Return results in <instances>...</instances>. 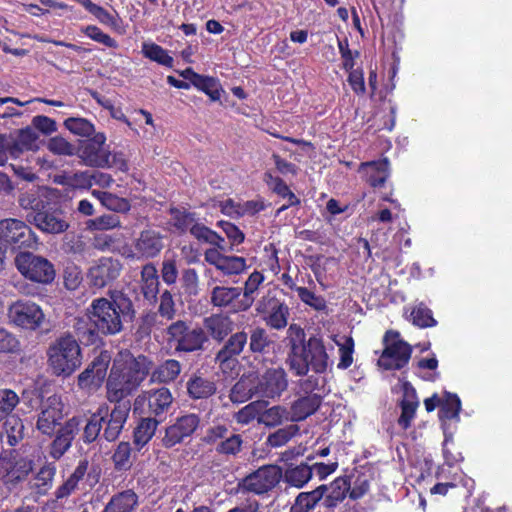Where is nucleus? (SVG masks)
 Listing matches in <instances>:
<instances>
[{"label":"nucleus","mask_w":512,"mask_h":512,"mask_svg":"<svg viewBox=\"0 0 512 512\" xmlns=\"http://www.w3.org/2000/svg\"><path fill=\"white\" fill-rule=\"evenodd\" d=\"M18 395L11 389H0V421L9 418L19 404Z\"/></svg>","instance_id":"52"},{"label":"nucleus","mask_w":512,"mask_h":512,"mask_svg":"<svg viewBox=\"0 0 512 512\" xmlns=\"http://www.w3.org/2000/svg\"><path fill=\"white\" fill-rule=\"evenodd\" d=\"M14 261L21 275L32 282L48 285L56 277L53 263L43 256L32 252H20L16 255Z\"/></svg>","instance_id":"7"},{"label":"nucleus","mask_w":512,"mask_h":512,"mask_svg":"<svg viewBox=\"0 0 512 512\" xmlns=\"http://www.w3.org/2000/svg\"><path fill=\"white\" fill-rule=\"evenodd\" d=\"M204 330L217 342H223L235 329V322L227 314H212L203 320Z\"/></svg>","instance_id":"25"},{"label":"nucleus","mask_w":512,"mask_h":512,"mask_svg":"<svg viewBox=\"0 0 512 512\" xmlns=\"http://www.w3.org/2000/svg\"><path fill=\"white\" fill-rule=\"evenodd\" d=\"M190 234L195 237L198 241L210 244L219 239V234L204 224L200 223L198 219L195 224L191 227Z\"/></svg>","instance_id":"59"},{"label":"nucleus","mask_w":512,"mask_h":512,"mask_svg":"<svg viewBox=\"0 0 512 512\" xmlns=\"http://www.w3.org/2000/svg\"><path fill=\"white\" fill-rule=\"evenodd\" d=\"M287 421L291 422V415L289 408L283 405L267 408L258 416V422L270 428L280 426Z\"/></svg>","instance_id":"38"},{"label":"nucleus","mask_w":512,"mask_h":512,"mask_svg":"<svg viewBox=\"0 0 512 512\" xmlns=\"http://www.w3.org/2000/svg\"><path fill=\"white\" fill-rule=\"evenodd\" d=\"M313 468L308 462L299 465H290L284 472L283 481L297 489L303 488L312 478Z\"/></svg>","instance_id":"30"},{"label":"nucleus","mask_w":512,"mask_h":512,"mask_svg":"<svg viewBox=\"0 0 512 512\" xmlns=\"http://www.w3.org/2000/svg\"><path fill=\"white\" fill-rule=\"evenodd\" d=\"M241 295V287L216 285L210 292V304L219 309H229L233 313L246 312Z\"/></svg>","instance_id":"21"},{"label":"nucleus","mask_w":512,"mask_h":512,"mask_svg":"<svg viewBox=\"0 0 512 512\" xmlns=\"http://www.w3.org/2000/svg\"><path fill=\"white\" fill-rule=\"evenodd\" d=\"M296 291L300 300L313 309L317 311H324L327 309L326 301L322 296L316 295L306 287H297Z\"/></svg>","instance_id":"56"},{"label":"nucleus","mask_w":512,"mask_h":512,"mask_svg":"<svg viewBox=\"0 0 512 512\" xmlns=\"http://www.w3.org/2000/svg\"><path fill=\"white\" fill-rule=\"evenodd\" d=\"M170 215V224L180 234H183L187 231L191 232V227L197 220L194 213H191L185 209L171 208Z\"/></svg>","instance_id":"43"},{"label":"nucleus","mask_w":512,"mask_h":512,"mask_svg":"<svg viewBox=\"0 0 512 512\" xmlns=\"http://www.w3.org/2000/svg\"><path fill=\"white\" fill-rule=\"evenodd\" d=\"M181 372V364L175 359H167L158 365L151 374V381L168 383L174 381Z\"/></svg>","instance_id":"39"},{"label":"nucleus","mask_w":512,"mask_h":512,"mask_svg":"<svg viewBox=\"0 0 512 512\" xmlns=\"http://www.w3.org/2000/svg\"><path fill=\"white\" fill-rule=\"evenodd\" d=\"M173 402V397L170 390L166 387H161L148 392V407L152 414L156 417H161L168 412Z\"/></svg>","instance_id":"32"},{"label":"nucleus","mask_w":512,"mask_h":512,"mask_svg":"<svg viewBox=\"0 0 512 512\" xmlns=\"http://www.w3.org/2000/svg\"><path fill=\"white\" fill-rule=\"evenodd\" d=\"M158 316L172 321L176 316L175 301L169 290H164L159 297V307L156 312Z\"/></svg>","instance_id":"53"},{"label":"nucleus","mask_w":512,"mask_h":512,"mask_svg":"<svg viewBox=\"0 0 512 512\" xmlns=\"http://www.w3.org/2000/svg\"><path fill=\"white\" fill-rule=\"evenodd\" d=\"M132 448L129 442L122 441L117 445V448L112 456L115 469L118 471H126L132 466L131 461Z\"/></svg>","instance_id":"49"},{"label":"nucleus","mask_w":512,"mask_h":512,"mask_svg":"<svg viewBox=\"0 0 512 512\" xmlns=\"http://www.w3.org/2000/svg\"><path fill=\"white\" fill-rule=\"evenodd\" d=\"M281 291L269 289L257 302L255 311L267 327L273 330H283L288 325L290 308L281 298Z\"/></svg>","instance_id":"5"},{"label":"nucleus","mask_w":512,"mask_h":512,"mask_svg":"<svg viewBox=\"0 0 512 512\" xmlns=\"http://www.w3.org/2000/svg\"><path fill=\"white\" fill-rule=\"evenodd\" d=\"M28 224L46 234H61L70 227V214L60 204H48Z\"/></svg>","instance_id":"12"},{"label":"nucleus","mask_w":512,"mask_h":512,"mask_svg":"<svg viewBox=\"0 0 512 512\" xmlns=\"http://www.w3.org/2000/svg\"><path fill=\"white\" fill-rule=\"evenodd\" d=\"M82 423V417L73 416L55 431V438L49 450L51 458L59 460L71 448L73 440L81 430Z\"/></svg>","instance_id":"18"},{"label":"nucleus","mask_w":512,"mask_h":512,"mask_svg":"<svg viewBox=\"0 0 512 512\" xmlns=\"http://www.w3.org/2000/svg\"><path fill=\"white\" fill-rule=\"evenodd\" d=\"M34 469V460L30 457H15L9 481L18 483L24 481Z\"/></svg>","instance_id":"46"},{"label":"nucleus","mask_w":512,"mask_h":512,"mask_svg":"<svg viewBox=\"0 0 512 512\" xmlns=\"http://www.w3.org/2000/svg\"><path fill=\"white\" fill-rule=\"evenodd\" d=\"M132 300L122 292L112 294L111 299L104 297L92 300L83 316L73 322V330L79 342L84 345H97L103 336L121 333L124 322L135 317Z\"/></svg>","instance_id":"2"},{"label":"nucleus","mask_w":512,"mask_h":512,"mask_svg":"<svg viewBox=\"0 0 512 512\" xmlns=\"http://www.w3.org/2000/svg\"><path fill=\"white\" fill-rule=\"evenodd\" d=\"M83 32L92 40L99 42L105 45L106 47H117V42L108 34L102 32L97 26L89 25L83 29Z\"/></svg>","instance_id":"63"},{"label":"nucleus","mask_w":512,"mask_h":512,"mask_svg":"<svg viewBox=\"0 0 512 512\" xmlns=\"http://www.w3.org/2000/svg\"><path fill=\"white\" fill-rule=\"evenodd\" d=\"M255 378L242 376L231 388L229 398L233 403H243L258 396Z\"/></svg>","instance_id":"33"},{"label":"nucleus","mask_w":512,"mask_h":512,"mask_svg":"<svg viewBox=\"0 0 512 512\" xmlns=\"http://www.w3.org/2000/svg\"><path fill=\"white\" fill-rule=\"evenodd\" d=\"M216 269L228 276L240 274L246 269V259L238 256L225 255Z\"/></svg>","instance_id":"51"},{"label":"nucleus","mask_w":512,"mask_h":512,"mask_svg":"<svg viewBox=\"0 0 512 512\" xmlns=\"http://www.w3.org/2000/svg\"><path fill=\"white\" fill-rule=\"evenodd\" d=\"M122 264L112 257H101L90 266L87 278L90 285L101 289L111 285L121 274Z\"/></svg>","instance_id":"17"},{"label":"nucleus","mask_w":512,"mask_h":512,"mask_svg":"<svg viewBox=\"0 0 512 512\" xmlns=\"http://www.w3.org/2000/svg\"><path fill=\"white\" fill-rule=\"evenodd\" d=\"M366 167L369 169L367 172V182L372 187H382L388 178V159H383L378 162L367 163Z\"/></svg>","instance_id":"42"},{"label":"nucleus","mask_w":512,"mask_h":512,"mask_svg":"<svg viewBox=\"0 0 512 512\" xmlns=\"http://www.w3.org/2000/svg\"><path fill=\"white\" fill-rule=\"evenodd\" d=\"M47 148L55 155L73 156L77 154L76 147L62 136L50 138Z\"/></svg>","instance_id":"54"},{"label":"nucleus","mask_w":512,"mask_h":512,"mask_svg":"<svg viewBox=\"0 0 512 512\" xmlns=\"http://www.w3.org/2000/svg\"><path fill=\"white\" fill-rule=\"evenodd\" d=\"M259 413V404L258 402H251L248 405L241 408L238 412L234 414V419L237 423L246 425L249 424L254 419H258Z\"/></svg>","instance_id":"61"},{"label":"nucleus","mask_w":512,"mask_h":512,"mask_svg":"<svg viewBox=\"0 0 512 512\" xmlns=\"http://www.w3.org/2000/svg\"><path fill=\"white\" fill-rule=\"evenodd\" d=\"M37 236L27 222L15 218L0 220V241L13 248H34Z\"/></svg>","instance_id":"11"},{"label":"nucleus","mask_w":512,"mask_h":512,"mask_svg":"<svg viewBox=\"0 0 512 512\" xmlns=\"http://www.w3.org/2000/svg\"><path fill=\"white\" fill-rule=\"evenodd\" d=\"M399 337V333L393 330H388L384 335L385 348L378 359V365L385 370H400L411 358V345Z\"/></svg>","instance_id":"8"},{"label":"nucleus","mask_w":512,"mask_h":512,"mask_svg":"<svg viewBox=\"0 0 512 512\" xmlns=\"http://www.w3.org/2000/svg\"><path fill=\"white\" fill-rule=\"evenodd\" d=\"M186 388L189 396L193 399H207L217 390L216 383L202 375H192L187 381Z\"/></svg>","instance_id":"31"},{"label":"nucleus","mask_w":512,"mask_h":512,"mask_svg":"<svg viewBox=\"0 0 512 512\" xmlns=\"http://www.w3.org/2000/svg\"><path fill=\"white\" fill-rule=\"evenodd\" d=\"M160 420L154 418H143L135 427L133 432V442L140 450L145 446L155 434Z\"/></svg>","instance_id":"40"},{"label":"nucleus","mask_w":512,"mask_h":512,"mask_svg":"<svg viewBox=\"0 0 512 512\" xmlns=\"http://www.w3.org/2000/svg\"><path fill=\"white\" fill-rule=\"evenodd\" d=\"M339 346V362L337 368L345 370L353 363L354 340L352 337H345L343 343L337 342Z\"/></svg>","instance_id":"55"},{"label":"nucleus","mask_w":512,"mask_h":512,"mask_svg":"<svg viewBox=\"0 0 512 512\" xmlns=\"http://www.w3.org/2000/svg\"><path fill=\"white\" fill-rule=\"evenodd\" d=\"M97 410L101 411L103 416V439L107 442H115L119 439L128 420L131 410L130 401L115 403L111 410L106 405L100 406Z\"/></svg>","instance_id":"14"},{"label":"nucleus","mask_w":512,"mask_h":512,"mask_svg":"<svg viewBox=\"0 0 512 512\" xmlns=\"http://www.w3.org/2000/svg\"><path fill=\"white\" fill-rule=\"evenodd\" d=\"M99 200L103 206L113 212H124L129 209V203L112 193H99Z\"/></svg>","instance_id":"58"},{"label":"nucleus","mask_w":512,"mask_h":512,"mask_svg":"<svg viewBox=\"0 0 512 512\" xmlns=\"http://www.w3.org/2000/svg\"><path fill=\"white\" fill-rule=\"evenodd\" d=\"M202 441L208 445H215V451L225 457H236L242 451L244 443L240 434L231 432L224 424L209 427Z\"/></svg>","instance_id":"10"},{"label":"nucleus","mask_w":512,"mask_h":512,"mask_svg":"<svg viewBox=\"0 0 512 512\" xmlns=\"http://www.w3.org/2000/svg\"><path fill=\"white\" fill-rule=\"evenodd\" d=\"M158 322V315L156 312H147L143 314L140 318V323L137 328L136 334L140 338L148 337L151 334L152 328Z\"/></svg>","instance_id":"64"},{"label":"nucleus","mask_w":512,"mask_h":512,"mask_svg":"<svg viewBox=\"0 0 512 512\" xmlns=\"http://www.w3.org/2000/svg\"><path fill=\"white\" fill-rule=\"evenodd\" d=\"M56 474V467L53 464H46L31 479L28 486L39 495H45L52 487L53 479Z\"/></svg>","instance_id":"37"},{"label":"nucleus","mask_w":512,"mask_h":512,"mask_svg":"<svg viewBox=\"0 0 512 512\" xmlns=\"http://www.w3.org/2000/svg\"><path fill=\"white\" fill-rule=\"evenodd\" d=\"M106 136L104 133H96L91 139L82 143L77 150V155L83 163L90 167L106 168L112 165L111 159H115L110 151L105 148Z\"/></svg>","instance_id":"16"},{"label":"nucleus","mask_w":512,"mask_h":512,"mask_svg":"<svg viewBox=\"0 0 512 512\" xmlns=\"http://www.w3.org/2000/svg\"><path fill=\"white\" fill-rule=\"evenodd\" d=\"M63 418L62 407L57 397H49L43 404L38 415L36 427L44 435L53 436L56 427L61 426Z\"/></svg>","instance_id":"22"},{"label":"nucleus","mask_w":512,"mask_h":512,"mask_svg":"<svg viewBox=\"0 0 512 512\" xmlns=\"http://www.w3.org/2000/svg\"><path fill=\"white\" fill-rule=\"evenodd\" d=\"M7 316L10 323L31 331L40 328L45 320L44 312L38 304L24 300L13 302L8 307Z\"/></svg>","instance_id":"13"},{"label":"nucleus","mask_w":512,"mask_h":512,"mask_svg":"<svg viewBox=\"0 0 512 512\" xmlns=\"http://www.w3.org/2000/svg\"><path fill=\"white\" fill-rule=\"evenodd\" d=\"M20 343L16 336L0 326V353H14L19 350Z\"/></svg>","instance_id":"62"},{"label":"nucleus","mask_w":512,"mask_h":512,"mask_svg":"<svg viewBox=\"0 0 512 512\" xmlns=\"http://www.w3.org/2000/svg\"><path fill=\"white\" fill-rule=\"evenodd\" d=\"M328 489V486L323 484L312 491L300 492L291 505L289 512L313 511L328 492Z\"/></svg>","instance_id":"28"},{"label":"nucleus","mask_w":512,"mask_h":512,"mask_svg":"<svg viewBox=\"0 0 512 512\" xmlns=\"http://www.w3.org/2000/svg\"><path fill=\"white\" fill-rule=\"evenodd\" d=\"M79 339L71 333H64L55 339L47 349V364L57 377L71 376L82 364Z\"/></svg>","instance_id":"4"},{"label":"nucleus","mask_w":512,"mask_h":512,"mask_svg":"<svg viewBox=\"0 0 512 512\" xmlns=\"http://www.w3.org/2000/svg\"><path fill=\"white\" fill-rule=\"evenodd\" d=\"M64 126L74 135L80 137L94 136L95 127L94 125L85 118L70 117L64 121Z\"/></svg>","instance_id":"47"},{"label":"nucleus","mask_w":512,"mask_h":512,"mask_svg":"<svg viewBox=\"0 0 512 512\" xmlns=\"http://www.w3.org/2000/svg\"><path fill=\"white\" fill-rule=\"evenodd\" d=\"M25 426L22 420L15 416H10L4 423V432L1 435L2 443L10 447L17 446L24 439Z\"/></svg>","instance_id":"36"},{"label":"nucleus","mask_w":512,"mask_h":512,"mask_svg":"<svg viewBox=\"0 0 512 512\" xmlns=\"http://www.w3.org/2000/svg\"><path fill=\"white\" fill-rule=\"evenodd\" d=\"M109 365V356L101 354L96 357L87 368L78 375V386L90 388L99 386L105 379Z\"/></svg>","instance_id":"23"},{"label":"nucleus","mask_w":512,"mask_h":512,"mask_svg":"<svg viewBox=\"0 0 512 512\" xmlns=\"http://www.w3.org/2000/svg\"><path fill=\"white\" fill-rule=\"evenodd\" d=\"M256 379L258 397L279 398L288 387L286 371L281 368H269Z\"/></svg>","instance_id":"19"},{"label":"nucleus","mask_w":512,"mask_h":512,"mask_svg":"<svg viewBox=\"0 0 512 512\" xmlns=\"http://www.w3.org/2000/svg\"><path fill=\"white\" fill-rule=\"evenodd\" d=\"M182 286L186 293L196 296L199 291V277L193 268L185 269L181 277Z\"/></svg>","instance_id":"60"},{"label":"nucleus","mask_w":512,"mask_h":512,"mask_svg":"<svg viewBox=\"0 0 512 512\" xmlns=\"http://www.w3.org/2000/svg\"><path fill=\"white\" fill-rule=\"evenodd\" d=\"M103 416L101 411L96 410L85 421L82 428L81 440L85 444L94 443L97 440H104L102 437Z\"/></svg>","instance_id":"34"},{"label":"nucleus","mask_w":512,"mask_h":512,"mask_svg":"<svg viewBox=\"0 0 512 512\" xmlns=\"http://www.w3.org/2000/svg\"><path fill=\"white\" fill-rule=\"evenodd\" d=\"M289 371L300 379L297 382L296 398L291 402L289 411L291 422L306 420L315 414L323 402L320 391L326 385L325 373L330 366V357L324 341L317 335L306 339L304 329L296 324L289 325L286 333Z\"/></svg>","instance_id":"1"},{"label":"nucleus","mask_w":512,"mask_h":512,"mask_svg":"<svg viewBox=\"0 0 512 512\" xmlns=\"http://www.w3.org/2000/svg\"><path fill=\"white\" fill-rule=\"evenodd\" d=\"M263 280V275L258 271H254L245 281L244 288H242L241 300L243 302L242 305H244L243 308H245L246 311L252 307L255 301V293Z\"/></svg>","instance_id":"44"},{"label":"nucleus","mask_w":512,"mask_h":512,"mask_svg":"<svg viewBox=\"0 0 512 512\" xmlns=\"http://www.w3.org/2000/svg\"><path fill=\"white\" fill-rule=\"evenodd\" d=\"M138 506V495L131 489L113 495L102 512H134Z\"/></svg>","instance_id":"29"},{"label":"nucleus","mask_w":512,"mask_h":512,"mask_svg":"<svg viewBox=\"0 0 512 512\" xmlns=\"http://www.w3.org/2000/svg\"><path fill=\"white\" fill-rule=\"evenodd\" d=\"M163 247L162 235L151 229L142 231L135 243L136 251L145 258H153L157 256Z\"/></svg>","instance_id":"27"},{"label":"nucleus","mask_w":512,"mask_h":512,"mask_svg":"<svg viewBox=\"0 0 512 512\" xmlns=\"http://www.w3.org/2000/svg\"><path fill=\"white\" fill-rule=\"evenodd\" d=\"M168 341L174 344L178 352H198L209 342L206 331L199 326L191 327L186 321L177 320L167 328Z\"/></svg>","instance_id":"6"},{"label":"nucleus","mask_w":512,"mask_h":512,"mask_svg":"<svg viewBox=\"0 0 512 512\" xmlns=\"http://www.w3.org/2000/svg\"><path fill=\"white\" fill-rule=\"evenodd\" d=\"M223 342V346L215 357L216 362L221 365L230 360H235L245 351L248 343L247 331L243 329L232 332Z\"/></svg>","instance_id":"24"},{"label":"nucleus","mask_w":512,"mask_h":512,"mask_svg":"<svg viewBox=\"0 0 512 512\" xmlns=\"http://www.w3.org/2000/svg\"><path fill=\"white\" fill-rule=\"evenodd\" d=\"M153 362L145 355L131 357L123 364H113L107 383V399L110 402H124L146 379Z\"/></svg>","instance_id":"3"},{"label":"nucleus","mask_w":512,"mask_h":512,"mask_svg":"<svg viewBox=\"0 0 512 512\" xmlns=\"http://www.w3.org/2000/svg\"><path fill=\"white\" fill-rule=\"evenodd\" d=\"M411 318L413 324L421 328L436 325V320L433 318L431 310L422 304L412 310Z\"/></svg>","instance_id":"57"},{"label":"nucleus","mask_w":512,"mask_h":512,"mask_svg":"<svg viewBox=\"0 0 512 512\" xmlns=\"http://www.w3.org/2000/svg\"><path fill=\"white\" fill-rule=\"evenodd\" d=\"M57 190L47 186L36 184H24L18 187L17 203L25 212L24 218L27 223L33 219V216L42 211L49 200L56 196Z\"/></svg>","instance_id":"9"},{"label":"nucleus","mask_w":512,"mask_h":512,"mask_svg":"<svg viewBox=\"0 0 512 512\" xmlns=\"http://www.w3.org/2000/svg\"><path fill=\"white\" fill-rule=\"evenodd\" d=\"M264 182L273 193L286 199L290 206L300 205L301 200L292 192L282 178L273 176L270 172H266L264 174Z\"/></svg>","instance_id":"35"},{"label":"nucleus","mask_w":512,"mask_h":512,"mask_svg":"<svg viewBox=\"0 0 512 512\" xmlns=\"http://www.w3.org/2000/svg\"><path fill=\"white\" fill-rule=\"evenodd\" d=\"M39 134L33 127L21 129L16 139L13 138V156H18L24 150H36L38 148Z\"/></svg>","instance_id":"41"},{"label":"nucleus","mask_w":512,"mask_h":512,"mask_svg":"<svg viewBox=\"0 0 512 512\" xmlns=\"http://www.w3.org/2000/svg\"><path fill=\"white\" fill-rule=\"evenodd\" d=\"M299 432V426L296 424H290L283 428H279L275 432L271 433L266 440V444L271 448H278L287 444L297 433Z\"/></svg>","instance_id":"45"},{"label":"nucleus","mask_w":512,"mask_h":512,"mask_svg":"<svg viewBox=\"0 0 512 512\" xmlns=\"http://www.w3.org/2000/svg\"><path fill=\"white\" fill-rule=\"evenodd\" d=\"M248 335V351L254 355L264 356L274 349L275 342L269 335L268 331L262 326H251Z\"/></svg>","instance_id":"26"},{"label":"nucleus","mask_w":512,"mask_h":512,"mask_svg":"<svg viewBox=\"0 0 512 512\" xmlns=\"http://www.w3.org/2000/svg\"><path fill=\"white\" fill-rule=\"evenodd\" d=\"M200 424V418L197 414L189 413L177 417L175 422L169 425L165 430L162 444L165 448H172L177 444L184 442L186 438L191 437Z\"/></svg>","instance_id":"20"},{"label":"nucleus","mask_w":512,"mask_h":512,"mask_svg":"<svg viewBox=\"0 0 512 512\" xmlns=\"http://www.w3.org/2000/svg\"><path fill=\"white\" fill-rule=\"evenodd\" d=\"M142 52L145 57L163 66L172 67L173 65V58L169 56L168 52L160 45L155 43H143Z\"/></svg>","instance_id":"48"},{"label":"nucleus","mask_w":512,"mask_h":512,"mask_svg":"<svg viewBox=\"0 0 512 512\" xmlns=\"http://www.w3.org/2000/svg\"><path fill=\"white\" fill-rule=\"evenodd\" d=\"M283 471L278 465H264L247 475L239 486L254 494H264L272 490L282 479Z\"/></svg>","instance_id":"15"},{"label":"nucleus","mask_w":512,"mask_h":512,"mask_svg":"<svg viewBox=\"0 0 512 512\" xmlns=\"http://www.w3.org/2000/svg\"><path fill=\"white\" fill-rule=\"evenodd\" d=\"M193 86L207 94L211 101L220 100V92L222 89L218 79L210 76L200 75Z\"/></svg>","instance_id":"50"}]
</instances>
